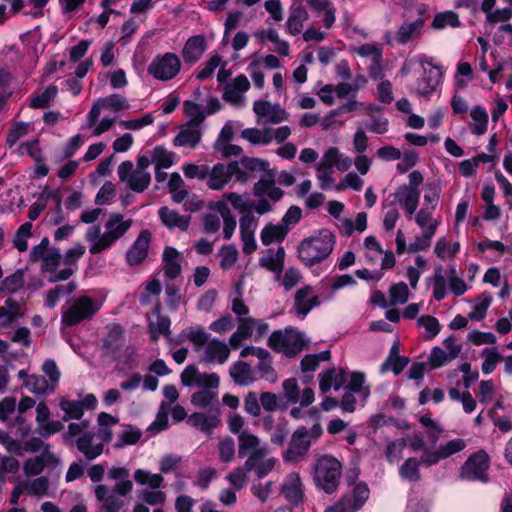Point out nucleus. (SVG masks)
Listing matches in <instances>:
<instances>
[{
	"label": "nucleus",
	"instance_id": "obj_47",
	"mask_svg": "<svg viewBox=\"0 0 512 512\" xmlns=\"http://www.w3.org/2000/svg\"><path fill=\"white\" fill-rule=\"evenodd\" d=\"M151 161L155 167L169 168L173 164L174 154L164 147L158 146L151 153Z\"/></svg>",
	"mask_w": 512,
	"mask_h": 512
},
{
	"label": "nucleus",
	"instance_id": "obj_56",
	"mask_svg": "<svg viewBox=\"0 0 512 512\" xmlns=\"http://www.w3.org/2000/svg\"><path fill=\"white\" fill-rule=\"evenodd\" d=\"M219 254L221 256L220 266L224 270L232 268L238 259V251L234 245L223 246Z\"/></svg>",
	"mask_w": 512,
	"mask_h": 512
},
{
	"label": "nucleus",
	"instance_id": "obj_32",
	"mask_svg": "<svg viewBox=\"0 0 512 512\" xmlns=\"http://www.w3.org/2000/svg\"><path fill=\"white\" fill-rule=\"evenodd\" d=\"M308 19L306 9L301 5H293L287 19V30L292 35L301 33L303 23Z\"/></svg>",
	"mask_w": 512,
	"mask_h": 512
},
{
	"label": "nucleus",
	"instance_id": "obj_12",
	"mask_svg": "<svg viewBox=\"0 0 512 512\" xmlns=\"http://www.w3.org/2000/svg\"><path fill=\"white\" fill-rule=\"evenodd\" d=\"M283 396L288 403H300L302 407L309 406L314 401V391L306 387L300 392L298 382L295 378L286 379L283 384Z\"/></svg>",
	"mask_w": 512,
	"mask_h": 512
},
{
	"label": "nucleus",
	"instance_id": "obj_45",
	"mask_svg": "<svg viewBox=\"0 0 512 512\" xmlns=\"http://www.w3.org/2000/svg\"><path fill=\"white\" fill-rule=\"evenodd\" d=\"M32 236V223L25 222L22 224L13 238V245L19 252H25L28 249L27 240Z\"/></svg>",
	"mask_w": 512,
	"mask_h": 512
},
{
	"label": "nucleus",
	"instance_id": "obj_23",
	"mask_svg": "<svg viewBox=\"0 0 512 512\" xmlns=\"http://www.w3.org/2000/svg\"><path fill=\"white\" fill-rule=\"evenodd\" d=\"M159 218L164 226L169 229L178 228L186 231L189 227L191 217L180 215L177 211L164 206L158 211Z\"/></svg>",
	"mask_w": 512,
	"mask_h": 512
},
{
	"label": "nucleus",
	"instance_id": "obj_33",
	"mask_svg": "<svg viewBox=\"0 0 512 512\" xmlns=\"http://www.w3.org/2000/svg\"><path fill=\"white\" fill-rule=\"evenodd\" d=\"M441 73L437 67L431 66L424 69V75L418 83V92L422 95H428L433 92L439 84Z\"/></svg>",
	"mask_w": 512,
	"mask_h": 512
},
{
	"label": "nucleus",
	"instance_id": "obj_61",
	"mask_svg": "<svg viewBox=\"0 0 512 512\" xmlns=\"http://www.w3.org/2000/svg\"><path fill=\"white\" fill-rule=\"evenodd\" d=\"M62 255L57 248L50 249L42 260L41 270L44 272H54L60 264Z\"/></svg>",
	"mask_w": 512,
	"mask_h": 512
},
{
	"label": "nucleus",
	"instance_id": "obj_16",
	"mask_svg": "<svg viewBox=\"0 0 512 512\" xmlns=\"http://www.w3.org/2000/svg\"><path fill=\"white\" fill-rule=\"evenodd\" d=\"M320 304L314 289L307 285L296 291L294 295V310L298 315L306 316L314 307Z\"/></svg>",
	"mask_w": 512,
	"mask_h": 512
},
{
	"label": "nucleus",
	"instance_id": "obj_40",
	"mask_svg": "<svg viewBox=\"0 0 512 512\" xmlns=\"http://www.w3.org/2000/svg\"><path fill=\"white\" fill-rule=\"evenodd\" d=\"M183 109L185 115L189 118V120L186 122L187 124L199 127L200 124L205 120L206 113L201 105L193 101L186 100L183 103Z\"/></svg>",
	"mask_w": 512,
	"mask_h": 512
},
{
	"label": "nucleus",
	"instance_id": "obj_55",
	"mask_svg": "<svg viewBox=\"0 0 512 512\" xmlns=\"http://www.w3.org/2000/svg\"><path fill=\"white\" fill-rule=\"evenodd\" d=\"M482 356L484 357L482 371L485 374L491 373L495 369L497 363L502 360V356L496 348L484 349L482 351Z\"/></svg>",
	"mask_w": 512,
	"mask_h": 512
},
{
	"label": "nucleus",
	"instance_id": "obj_22",
	"mask_svg": "<svg viewBox=\"0 0 512 512\" xmlns=\"http://www.w3.org/2000/svg\"><path fill=\"white\" fill-rule=\"evenodd\" d=\"M250 87L248 78L244 75L237 76L232 82L225 86L223 99L232 104H240L243 101V94Z\"/></svg>",
	"mask_w": 512,
	"mask_h": 512
},
{
	"label": "nucleus",
	"instance_id": "obj_21",
	"mask_svg": "<svg viewBox=\"0 0 512 512\" xmlns=\"http://www.w3.org/2000/svg\"><path fill=\"white\" fill-rule=\"evenodd\" d=\"M206 48L207 43L203 35L190 37L182 49L184 62L190 64L197 62L204 54Z\"/></svg>",
	"mask_w": 512,
	"mask_h": 512
},
{
	"label": "nucleus",
	"instance_id": "obj_27",
	"mask_svg": "<svg viewBox=\"0 0 512 512\" xmlns=\"http://www.w3.org/2000/svg\"><path fill=\"white\" fill-rule=\"evenodd\" d=\"M153 315L155 316V320L149 316V331L152 339L156 341L159 335L168 336L170 334V319L160 314L159 304L154 308Z\"/></svg>",
	"mask_w": 512,
	"mask_h": 512
},
{
	"label": "nucleus",
	"instance_id": "obj_58",
	"mask_svg": "<svg viewBox=\"0 0 512 512\" xmlns=\"http://www.w3.org/2000/svg\"><path fill=\"white\" fill-rule=\"evenodd\" d=\"M101 104L105 109H110L114 112L125 110L129 108V103L125 97L119 94H112L105 98H100Z\"/></svg>",
	"mask_w": 512,
	"mask_h": 512
},
{
	"label": "nucleus",
	"instance_id": "obj_10",
	"mask_svg": "<svg viewBox=\"0 0 512 512\" xmlns=\"http://www.w3.org/2000/svg\"><path fill=\"white\" fill-rule=\"evenodd\" d=\"M180 67L181 62L178 56L173 53H166L149 65L148 72L156 79L167 81L178 74Z\"/></svg>",
	"mask_w": 512,
	"mask_h": 512
},
{
	"label": "nucleus",
	"instance_id": "obj_19",
	"mask_svg": "<svg viewBox=\"0 0 512 512\" xmlns=\"http://www.w3.org/2000/svg\"><path fill=\"white\" fill-rule=\"evenodd\" d=\"M188 424L192 427L211 434L212 431L217 428L221 422L219 411L215 410L209 413H193L187 419Z\"/></svg>",
	"mask_w": 512,
	"mask_h": 512
},
{
	"label": "nucleus",
	"instance_id": "obj_43",
	"mask_svg": "<svg viewBox=\"0 0 512 512\" xmlns=\"http://www.w3.org/2000/svg\"><path fill=\"white\" fill-rule=\"evenodd\" d=\"M20 304L13 299H7L5 306L0 307V319L3 318L2 326H9L15 319L21 317Z\"/></svg>",
	"mask_w": 512,
	"mask_h": 512
},
{
	"label": "nucleus",
	"instance_id": "obj_60",
	"mask_svg": "<svg viewBox=\"0 0 512 512\" xmlns=\"http://www.w3.org/2000/svg\"><path fill=\"white\" fill-rule=\"evenodd\" d=\"M219 458L224 463H229L235 456V443L230 437L220 440L218 444Z\"/></svg>",
	"mask_w": 512,
	"mask_h": 512
},
{
	"label": "nucleus",
	"instance_id": "obj_41",
	"mask_svg": "<svg viewBox=\"0 0 512 512\" xmlns=\"http://www.w3.org/2000/svg\"><path fill=\"white\" fill-rule=\"evenodd\" d=\"M24 286V270L18 269L0 283V292L15 293Z\"/></svg>",
	"mask_w": 512,
	"mask_h": 512
},
{
	"label": "nucleus",
	"instance_id": "obj_18",
	"mask_svg": "<svg viewBox=\"0 0 512 512\" xmlns=\"http://www.w3.org/2000/svg\"><path fill=\"white\" fill-rule=\"evenodd\" d=\"M150 241L151 233L148 230H143L126 254L130 265H139L144 261L148 254Z\"/></svg>",
	"mask_w": 512,
	"mask_h": 512
},
{
	"label": "nucleus",
	"instance_id": "obj_17",
	"mask_svg": "<svg viewBox=\"0 0 512 512\" xmlns=\"http://www.w3.org/2000/svg\"><path fill=\"white\" fill-rule=\"evenodd\" d=\"M230 355V347L219 339H211L204 347L201 361L205 363L223 364Z\"/></svg>",
	"mask_w": 512,
	"mask_h": 512
},
{
	"label": "nucleus",
	"instance_id": "obj_1",
	"mask_svg": "<svg viewBox=\"0 0 512 512\" xmlns=\"http://www.w3.org/2000/svg\"><path fill=\"white\" fill-rule=\"evenodd\" d=\"M335 236L329 232H321L319 236L304 239L299 247L300 260L307 266H313L326 259L333 251Z\"/></svg>",
	"mask_w": 512,
	"mask_h": 512
},
{
	"label": "nucleus",
	"instance_id": "obj_35",
	"mask_svg": "<svg viewBox=\"0 0 512 512\" xmlns=\"http://www.w3.org/2000/svg\"><path fill=\"white\" fill-rule=\"evenodd\" d=\"M285 251L279 247L276 252L267 251V255L260 259V265L272 272L280 274L284 267Z\"/></svg>",
	"mask_w": 512,
	"mask_h": 512
},
{
	"label": "nucleus",
	"instance_id": "obj_49",
	"mask_svg": "<svg viewBox=\"0 0 512 512\" xmlns=\"http://www.w3.org/2000/svg\"><path fill=\"white\" fill-rule=\"evenodd\" d=\"M134 479L141 485H148L151 489H157L163 482V477L160 474H151L150 472L138 469L134 473Z\"/></svg>",
	"mask_w": 512,
	"mask_h": 512
},
{
	"label": "nucleus",
	"instance_id": "obj_39",
	"mask_svg": "<svg viewBox=\"0 0 512 512\" xmlns=\"http://www.w3.org/2000/svg\"><path fill=\"white\" fill-rule=\"evenodd\" d=\"M424 21L422 19H417L413 23H404L402 24L398 31L396 32V39L400 44H406L409 42L414 35L420 33L423 27Z\"/></svg>",
	"mask_w": 512,
	"mask_h": 512
},
{
	"label": "nucleus",
	"instance_id": "obj_30",
	"mask_svg": "<svg viewBox=\"0 0 512 512\" xmlns=\"http://www.w3.org/2000/svg\"><path fill=\"white\" fill-rule=\"evenodd\" d=\"M129 470L124 467H112L108 472V478L117 481L113 486L120 494H129L133 489V483L129 480Z\"/></svg>",
	"mask_w": 512,
	"mask_h": 512
},
{
	"label": "nucleus",
	"instance_id": "obj_28",
	"mask_svg": "<svg viewBox=\"0 0 512 512\" xmlns=\"http://www.w3.org/2000/svg\"><path fill=\"white\" fill-rule=\"evenodd\" d=\"M253 193L256 197H269L272 201L277 202L283 197V190L275 186L274 179H260L254 184Z\"/></svg>",
	"mask_w": 512,
	"mask_h": 512
},
{
	"label": "nucleus",
	"instance_id": "obj_20",
	"mask_svg": "<svg viewBox=\"0 0 512 512\" xmlns=\"http://www.w3.org/2000/svg\"><path fill=\"white\" fill-rule=\"evenodd\" d=\"M124 332L125 329L120 324L113 323L109 326L102 345L105 355H114L124 346Z\"/></svg>",
	"mask_w": 512,
	"mask_h": 512
},
{
	"label": "nucleus",
	"instance_id": "obj_51",
	"mask_svg": "<svg viewBox=\"0 0 512 512\" xmlns=\"http://www.w3.org/2000/svg\"><path fill=\"white\" fill-rule=\"evenodd\" d=\"M60 407L65 412L63 421H68L70 419L79 420L84 413L83 403L80 401L62 400L60 402Z\"/></svg>",
	"mask_w": 512,
	"mask_h": 512
},
{
	"label": "nucleus",
	"instance_id": "obj_5",
	"mask_svg": "<svg viewBox=\"0 0 512 512\" xmlns=\"http://www.w3.org/2000/svg\"><path fill=\"white\" fill-rule=\"evenodd\" d=\"M268 345L277 352L294 357L302 351L304 342L299 332L294 329H285L274 331L268 339Z\"/></svg>",
	"mask_w": 512,
	"mask_h": 512
},
{
	"label": "nucleus",
	"instance_id": "obj_26",
	"mask_svg": "<svg viewBox=\"0 0 512 512\" xmlns=\"http://www.w3.org/2000/svg\"><path fill=\"white\" fill-rule=\"evenodd\" d=\"M77 449L85 456V458L89 461L96 459L103 453L104 444L103 443H94V434L92 433H84L80 436L76 441Z\"/></svg>",
	"mask_w": 512,
	"mask_h": 512
},
{
	"label": "nucleus",
	"instance_id": "obj_15",
	"mask_svg": "<svg viewBox=\"0 0 512 512\" xmlns=\"http://www.w3.org/2000/svg\"><path fill=\"white\" fill-rule=\"evenodd\" d=\"M269 449L257 453L244 462L246 470L254 472L257 478L261 479L268 475L275 467L276 459L268 457Z\"/></svg>",
	"mask_w": 512,
	"mask_h": 512
},
{
	"label": "nucleus",
	"instance_id": "obj_48",
	"mask_svg": "<svg viewBox=\"0 0 512 512\" xmlns=\"http://www.w3.org/2000/svg\"><path fill=\"white\" fill-rule=\"evenodd\" d=\"M470 115L475 122L472 127V132L476 135L484 134L488 124V115L485 109L480 106H476L471 110Z\"/></svg>",
	"mask_w": 512,
	"mask_h": 512
},
{
	"label": "nucleus",
	"instance_id": "obj_4",
	"mask_svg": "<svg viewBox=\"0 0 512 512\" xmlns=\"http://www.w3.org/2000/svg\"><path fill=\"white\" fill-rule=\"evenodd\" d=\"M99 310L98 304L88 296H80L71 301L62 314L66 326H75L82 321L91 320Z\"/></svg>",
	"mask_w": 512,
	"mask_h": 512
},
{
	"label": "nucleus",
	"instance_id": "obj_54",
	"mask_svg": "<svg viewBox=\"0 0 512 512\" xmlns=\"http://www.w3.org/2000/svg\"><path fill=\"white\" fill-rule=\"evenodd\" d=\"M416 223L423 229L424 233H431L434 235L438 226V222L432 218L431 213L427 208L421 209L415 217Z\"/></svg>",
	"mask_w": 512,
	"mask_h": 512
},
{
	"label": "nucleus",
	"instance_id": "obj_36",
	"mask_svg": "<svg viewBox=\"0 0 512 512\" xmlns=\"http://www.w3.org/2000/svg\"><path fill=\"white\" fill-rule=\"evenodd\" d=\"M288 233V227L283 224H267L261 231V241L264 245L272 242H281Z\"/></svg>",
	"mask_w": 512,
	"mask_h": 512
},
{
	"label": "nucleus",
	"instance_id": "obj_25",
	"mask_svg": "<svg viewBox=\"0 0 512 512\" xmlns=\"http://www.w3.org/2000/svg\"><path fill=\"white\" fill-rule=\"evenodd\" d=\"M420 191L400 186L395 192L396 201L402 206L408 215L415 213L419 203Z\"/></svg>",
	"mask_w": 512,
	"mask_h": 512
},
{
	"label": "nucleus",
	"instance_id": "obj_59",
	"mask_svg": "<svg viewBox=\"0 0 512 512\" xmlns=\"http://www.w3.org/2000/svg\"><path fill=\"white\" fill-rule=\"evenodd\" d=\"M222 197L230 202L234 209L238 210L242 214L252 211L253 201L244 200L241 195L235 192L225 193Z\"/></svg>",
	"mask_w": 512,
	"mask_h": 512
},
{
	"label": "nucleus",
	"instance_id": "obj_42",
	"mask_svg": "<svg viewBox=\"0 0 512 512\" xmlns=\"http://www.w3.org/2000/svg\"><path fill=\"white\" fill-rule=\"evenodd\" d=\"M282 493L292 503H298L301 500L302 492L298 475L293 474L289 476L287 482L282 487Z\"/></svg>",
	"mask_w": 512,
	"mask_h": 512
},
{
	"label": "nucleus",
	"instance_id": "obj_24",
	"mask_svg": "<svg viewBox=\"0 0 512 512\" xmlns=\"http://www.w3.org/2000/svg\"><path fill=\"white\" fill-rule=\"evenodd\" d=\"M179 133L174 139L176 146L195 148L201 140L202 133L198 126L184 123L179 128Z\"/></svg>",
	"mask_w": 512,
	"mask_h": 512
},
{
	"label": "nucleus",
	"instance_id": "obj_34",
	"mask_svg": "<svg viewBox=\"0 0 512 512\" xmlns=\"http://www.w3.org/2000/svg\"><path fill=\"white\" fill-rule=\"evenodd\" d=\"M241 137L253 145H267L273 140L271 128H247L242 130Z\"/></svg>",
	"mask_w": 512,
	"mask_h": 512
},
{
	"label": "nucleus",
	"instance_id": "obj_57",
	"mask_svg": "<svg viewBox=\"0 0 512 512\" xmlns=\"http://www.w3.org/2000/svg\"><path fill=\"white\" fill-rule=\"evenodd\" d=\"M409 363V359L402 356L388 357L381 365V372L385 373L392 370L395 375H399Z\"/></svg>",
	"mask_w": 512,
	"mask_h": 512
},
{
	"label": "nucleus",
	"instance_id": "obj_37",
	"mask_svg": "<svg viewBox=\"0 0 512 512\" xmlns=\"http://www.w3.org/2000/svg\"><path fill=\"white\" fill-rule=\"evenodd\" d=\"M223 164L215 165L211 171L208 170L207 185L212 190H221L230 181Z\"/></svg>",
	"mask_w": 512,
	"mask_h": 512
},
{
	"label": "nucleus",
	"instance_id": "obj_6",
	"mask_svg": "<svg viewBox=\"0 0 512 512\" xmlns=\"http://www.w3.org/2000/svg\"><path fill=\"white\" fill-rule=\"evenodd\" d=\"M117 172L120 182L125 183L128 189L136 193L144 192L151 183V174L134 169L131 161L122 162Z\"/></svg>",
	"mask_w": 512,
	"mask_h": 512
},
{
	"label": "nucleus",
	"instance_id": "obj_13",
	"mask_svg": "<svg viewBox=\"0 0 512 512\" xmlns=\"http://www.w3.org/2000/svg\"><path fill=\"white\" fill-rule=\"evenodd\" d=\"M238 457L247 459L257 453L268 449L267 445L262 443L260 437L250 430L240 432L237 437Z\"/></svg>",
	"mask_w": 512,
	"mask_h": 512
},
{
	"label": "nucleus",
	"instance_id": "obj_7",
	"mask_svg": "<svg viewBox=\"0 0 512 512\" xmlns=\"http://www.w3.org/2000/svg\"><path fill=\"white\" fill-rule=\"evenodd\" d=\"M489 468V457L486 452L480 450L466 460L460 468L459 476L463 480L482 482L488 481L487 470Z\"/></svg>",
	"mask_w": 512,
	"mask_h": 512
},
{
	"label": "nucleus",
	"instance_id": "obj_63",
	"mask_svg": "<svg viewBox=\"0 0 512 512\" xmlns=\"http://www.w3.org/2000/svg\"><path fill=\"white\" fill-rule=\"evenodd\" d=\"M369 489L366 484L358 483L353 491V506L352 510L355 512L360 509L369 497Z\"/></svg>",
	"mask_w": 512,
	"mask_h": 512
},
{
	"label": "nucleus",
	"instance_id": "obj_29",
	"mask_svg": "<svg viewBox=\"0 0 512 512\" xmlns=\"http://www.w3.org/2000/svg\"><path fill=\"white\" fill-rule=\"evenodd\" d=\"M179 256V252L173 247H166L163 252L164 274L169 279L177 278L182 272Z\"/></svg>",
	"mask_w": 512,
	"mask_h": 512
},
{
	"label": "nucleus",
	"instance_id": "obj_31",
	"mask_svg": "<svg viewBox=\"0 0 512 512\" xmlns=\"http://www.w3.org/2000/svg\"><path fill=\"white\" fill-rule=\"evenodd\" d=\"M229 374L233 381L241 386H246L254 381L251 366L243 361L235 362L229 370Z\"/></svg>",
	"mask_w": 512,
	"mask_h": 512
},
{
	"label": "nucleus",
	"instance_id": "obj_2",
	"mask_svg": "<svg viewBox=\"0 0 512 512\" xmlns=\"http://www.w3.org/2000/svg\"><path fill=\"white\" fill-rule=\"evenodd\" d=\"M341 463L331 457H321L315 466V479L318 485L327 493L334 492L341 477Z\"/></svg>",
	"mask_w": 512,
	"mask_h": 512
},
{
	"label": "nucleus",
	"instance_id": "obj_44",
	"mask_svg": "<svg viewBox=\"0 0 512 512\" xmlns=\"http://www.w3.org/2000/svg\"><path fill=\"white\" fill-rule=\"evenodd\" d=\"M25 486L28 495L40 498L48 494L50 481L48 477L40 476L29 482H25Z\"/></svg>",
	"mask_w": 512,
	"mask_h": 512
},
{
	"label": "nucleus",
	"instance_id": "obj_50",
	"mask_svg": "<svg viewBox=\"0 0 512 512\" xmlns=\"http://www.w3.org/2000/svg\"><path fill=\"white\" fill-rule=\"evenodd\" d=\"M460 24L459 17L455 12L446 11L435 15L432 27L435 29H443L446 26L459 27Z\"/></svg>",
	"mask_w": 512,
	"mask_h": 512
},
{
	"label": "nucleus",
	"instance_id": "obj_62",
	"mask_svg": "<svg viewBox=\"0 0 512 512\" xmlns=\"http://www.w3.org/2000/svg\"><path fill=\"white\" fill-rule=\"evenodd\" d=\"M244 410L253 417H259L261 414L260 400L254 391H249L244 397Z\"/></svg>",
	"mask_w": 512,
	"mask_h": 512
},
{
	"label": "nucleus",
	"instance_id": "obj_53",
	"mask_svg": "<svg viewBox=\"0 0 512 512\" xmlns=\"http://www.w3.org/2000/svg\"><path fill=\"white\" fill-rule=\"evenodd\" d=\"M57 92L58 89L55 85H49L42 94L32 98L30 106L36 109L48 107L56 97Z\"/></svg>",
	"mask_w": 512,
	"mask_h": 512
},
{
	"label": "nucleus",
	"instance_id": "obj_11",
	"mask_svg": "<svg viewBox=\"0 0 512 512\" xmlns=\"http://www.w3.org/2000/svg\"><path fill=\"white\" fill-rule=\"evenodd\" d=\"M96 500L101 504L103 512H119L125 505L123 499L127 494H120L115 488H110L105 484H98L94 489Z\"/></svg>",
	"mask_w": 512,
	"mask_h": 512
},
{
	"label": "nucleus",
	"instance_id": "obj_38",
	"mask_svg": "<svg viewBox=\"0 0 512 512\" xmlns=\"http://www.w3.org/2000/svg\"><path fill=\"white\" fill-rule=\"evenodd\" d=\"M26 388L37 395L52 393L55 390V387L52 386L44 376L35 374L29 376L27 379Z\"/></svg>",
	"mask_w": 512,
	"mask_h": 512
},
{
	"label": "nucleus",
	"instance_id": "obj_8",
	"mask_svg": "<svg viewBox=\"0 0 512 512\" xmlns=\"http://www.w3.org/2000/svg\"><path fill=\"white\" fill-rule=\"evenodd\" d=\"M253 111L258 117V124H278L289 119V113L284 108L266 100L254 102Z\"/></svg>",
	"mask_w": 512,
	"mask_h": 512
},
{
	"label": "nucleus",
	"instance_id": "obj_52",
	"mask_svg": "<svg viewBox=\"0 0 512 512\" xmlns=\"http://www.w3.org/2000/svg\"><path fill=\"white\" fill-rule=\"evenodd\" d=\"M288 434V422L284 419H281L275 424L274 429L270 431V442L274 445L282 447L286 442Z\"/></svg>",
	"mask_w": 512,
	"mask_h": 512
},
{
	"label": "nucleus",
	"instance_id": "obj_9",
	"mask_svg": "<svg viewBox=\"0 0 512 512\" xmlns=\"http://www.w3.org/2000/svg\"><path fill=\"white\" fill-rule=\"evenodd\" d=\"M309 431L301 426L295 430L291 436L288 448L283 453V459L286 462H297L308 452L311 442L309 440Z\"/></svg>",
	"mask_w": 512,
	"mask_h": 512
},
{
	"label": "nucleus",
	"instance_id": "obj_46",
	"mask_svg": "<svg viewBox=\"0 0 512 512\" xmlns=\"http://www.w3.org/2000/svg\"><path fill=\"white\" fill-rule=\"evenodd\" d=\"M419 465L420 461L416 458H408L400 467L399 474L408 481L417 482L421 478Z\"/></svg>",
	"mask_w": 512,
	"mask_h": 512
},
{
	"label": "nucleus",
	"instance_id": "obj_64",
	"mask_svg": "<svg viewBox=\"0 0 512 512\" xmlns=\"http://www.w3.org/2000/svg\"><path fill=\"white\" fill-rule=\"evenodd\" d=\"M45 469V463L42 461V458L39 456H35L27 459L23 465L24 474L29 476H37Z\"/></svg>",
	"mask_w": 512,
	"mask_h": 512
},
{
	"label": "nucleus",
	"instance_id": "obj_14",
	"mask_svg": "<svg viewBox=\"0 0 512 512\" xmlns=\"http://www.w3.org/2000/svg\"><path fill=\"white\" fill-rule=\"evenodd\" d=\"M347 377V372L341 367H331L323 371L318 375L321 393L325 394L332 388L336 391L340 390L342 387L345 388Z\"/></svg>",
	"mask_w": 512,
	"mask_h": 512
},
{
	"label": "nucleus",
	"instance_id": "obj_3",
	"mask_svg": "<svg viewBox=\"0 0 512 512\" xmlns=\"http://www.w3.org/2000/svg\"><path fill=\"white\" fill-rule=\"evenodd\" d=\"M132 223L131 219L123 220V216L119 213L111 214L105 224L106 232L90 247V253L98 254L110 247L128 231Z\"/></svg>",
	"mask_w": 512,
	"mask_h": 512
}]
</instances>
